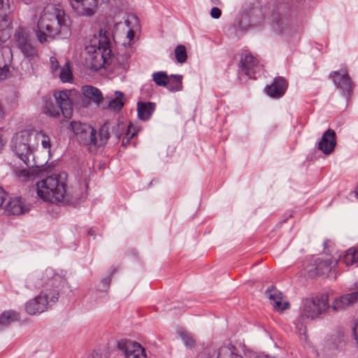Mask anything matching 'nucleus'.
<instances>
[{
	"mask_svg": "<svg viewBox=\"0 0 358 358\" xmlns=\"http://www.w3.org/2000/svg\"><path fill=\"white\" fill-rule=\"evenodd\" d=\"M93 47L96 48L93 54L90 56L91 68L97 71L106 66L111 64L112 50L110 49V43L109 33L106 30L99 31L98 43L94 41Z\"/></svg>",
	"mask_w": 358,
	"mask_h": 358,
	"instance_id": "6",
	"label": "nucleus"
},
{
	"mask_svg": "<svg viewBox=\"0 0 358 358\" xmlns=\"http://www.w3.org/2000/svg\"><path fill=\"white\" fill-rule=\"evenodd\" d=\"M82 94L85 97L89 99L99 105L102 101V94L101 91L95 87L85 85L81 88Z\"/></svg>",
	"mask_w": 358,
	"mask_h": 358,
	"instance_id": "20",
	"label": "nucleus"
},
{
	"mask_svg": "<svg viewBox=\"0 0 358 358\" xmlns=\"http://www.w3.org/2000/svg\"><path fill=\"white\" fill-rule=\"evenodd\" d=\"M132 21H136V17L133 15L128 17V18L125 20L123 23L118 24V26L126 27L127 28V38L129 41H131L134 37V31L133 30V27H131V23Z\"/></svg>",
	"mask_w": 358,
	"mask_h": 358,
	"instance_id": "26",
	"label": "nucleus"
},
{
	"mask_svg": "<svg viewBox=\"0 0 358 358\" xmlns=\"http://www.w3.org/2000/svg\"><path fill=\"white\" fill-rule=\"evenodd\" d=\"M152 80L158 86L166 87L169 83V76L166 72L158 71L152 74Z\"/></svg>",
	"mask_w": 358,
	"mask_h": 358,
	"instance_id": "25",
	"label": "nucleus"
},
{
	"mask_svg": "<svg viewBox=\"0 0 358 358\" xmlns=\"http://www.w3.org/2000/svg\"><path fill=\"white\" fill-rule=\"evenodd\" d=\"M6 211L11 215H19L29 210V205L26 204L21 197L11 198L5 206Z\"/></svg>",
	"mask_w": 358,
	"mask_h": 358,
	"instance_id": "18",
	"label": "nucleus"
},
{
	"mask_svg": "<svg viewBox=\"0 0 358 358\" xmlns=\"http://www.w3.org/2000/svg\"><path fill=\"white\" fill-rule=\"evenodd\" d=\"M9 0H0V10L6 12L10 10Z\"/></svg>",
	"mask_w": 358,
	"mask_h": 358,
	"instance_id": "34",
	"label": "nucleus"
},
{
	"mask_svg": "<svg viewBox=\"0 0 358 358\" xmlns=\"http://www.w3.org/2000/svg\"><path fill=\"white\" fill-rule=\"evenodd\" d=\"M11 22L7 14H0V43L7 38L8 34L6 32L10 28Z\"/></svg>",
	"mask_w": 358,
	"mask_h": 358,
	"instance_id": "21",
	"label": "nucleus"
},
{
	"mask_svg": "<svg viewBox=\"0 0 358 358\" xmlns=\"http://www.w3.org/2000/svg\"><path fill=\"white\" fill-rule=\"evenodd\" d=\"M300 331H305V329H304V328H301V329H300Z\"/></svg>",
	"mask_w": 358,
	"mask_h": 358,
	"instance_id": "44",
	"label": "nucleus"
},
{
	"mask_svg": "<svg viewBox=\"0 0 358 358\" xmlns=\"http://www.w3.org/2000/svg\"><path fill=\"white\" fill-rule=\"evenodd\" d=\"M175 57L178 63L182 64L186 62L187 54L186 48L183 45H178L176 46L175 51Z\"/></svg>",
	"mask_w": 358,
	"mask_h": 358,
	"instance_id": "28",
	"label": "nucleus"
},
{
	"mask_svg": "<svg viewBox=\"0 0 358 358\" xmlns=\"http://www.w3.org/2000/svg\"><path fill=\"white\" fill-rule=\"evenodd\" d=\"M4 111L1 103H0V120L3 118Z\"/></svg>",
	"mask_w": 358,
	"mask_h": 358,
	"instance_id": "40",
	"label": "nucleus"
},
{
	"mask_svg": "<svg viewBox=\"0 0 358 358\" xmlns=\"http://www.w3.org/2000/svg\"><path fill=\"white\" fill-rule=\"evenodd\" d=\"M329 308L328 294H317L313 297L303 300L301 317L303 318L313 320L325 313Z\"/></svg>",
	"mask_w": 358,
	"mask_h": 358,
	"instance_id": "8",
	"label": "nucleus"
},
{
	"mask_svg": "<svg viewBox=\"0 0 358 358\" xmlns=\"http://www.w3.org/2000/svg\"><path fill=\"white\" fill-rule=\"evenodd\" d=\"M110 62L111 63H114V65L117 64V71L119 73L125 71L129 67L128 58L127 57L120 56L115 59L111 58Z\"/></svg>",
	"mask_w": 358,
	"mask_h": 358,
	"instance_id": "24",
	"label": "nucleus"
},
{
	"mask_svg": "<svg viewBox=\"0 0 358 358\" xmlns=\"http://www.w3.org/2000/svg\"><path fill=\"white\" fill-rule=\"evenodd\" d=\"M133 125L131 124H130L128 127H127V133L125 134V137L124 138H126L127 139V143L129 142V141L133 138L135 135V132L134 131H131V128H132ZM123 144H124V139H123V142H122Z\"/></svg>",
	"mask_w": 358,
	"mask_h": 358,
	"instance_id": "33",
	"label": "nucleus"
},
{
	"mask_svg": "<svg viewBox=\"0 0 358 358\" xmlns=\"http://www.w3.org/2000/svg\"><path fill=\"white\" fill-rule=\"evenodd\" d=\"M225 358H243L238 355V350L231 345L225 348Z\"/></svg>",
	"mask_w": 358,
	"mask_h": 358,
	"instance_id": "31",
	"label": "nucleus"
},
{
	"mask_svg": "<svg viewBox=\"0 0 358 358\" xmlns=\"http://www.w3.org/2000/svg\"><path fill=\"white\" fill-rule=\"evenodd\" d=\"M221 15L222 10L217 7L213 8L210 10V16L214 19L219 18L221 16Z\"/></svg>",
	"mask_w": 358,
	"mask_h": 358,
	"instance_id": "35",
	"label": "nucleus"
},
{
	"mask_svg": "<svg viewBox=\"0 0 358 358\" xmlns=\"http://www.w3.org/2000/svg\"><path fill=\"white\" fill-rule=\"evenodd\" d=\"M182 337L186 346L192 348L194 345V340L189 334H184Z\"/></svg>",
	"mask_w": 358,
	"mask_h": 358,
	"instance_id": "32",
	"label": "nucleus"
},
{
	"mask_svg": "<svg viewBox=\"0 0 358 358\" xmlns=\"http://www.w3.org/2000/svg\"><path fill=\"white\" fill-rule=\"evenodd\" d=\"M334 84L343 92H349L352 89V83L345 69L330 73Z\"/></svg>",
	"mask_w": 358,
	"mask_h": 358,
	"instance_id": "15",
	"label": "nucleus"
},
{
	"mask_svg": "<svg viewBox=\"0 0 358 358\" xmlns=\"http://www.w3.org/2000/svg\"><path fill=\"white\" fill-rule=\"evenodd\" d=\"M17 315L13 311H5L0 315V325H7L14 322Z\"/></svg>",
	"mask_w": 358,
	"mask_h": 358,
	"instance_id": "29",
	"label": "nucleus"
},
{
	"mask_svg": "<svg viewBox=\"0 0 358 358\" xmlns=\"http://www.w3.org/2000/svg\"><path fill=\"white\" fill-rule=\"evenodd\" d=\"M213 3H215L217 0H211Z\"/></svg>",
	"mask_w": 358,
	"mask_h": 358,
	"instance_id": "45",
	"label": "nucleus"
},
{
	"mask_svg": "<svg viewBox=\"0 0 358 358\" xmlns=\"http://www.w3.org/2000/svg\"><path fill=\"white\" fill-rule=\"evenodd\" d=\"M7 196L6 192L0 187V208L3 206Z\"/></svg>",
	"mask_w": 358,
	"mask_h": 358,
	"instance_id": "37",
	"label": "nucleus"
},
{
	"mask_svg": "<svg viewBox=\"0 0 358 358\" xmlns=\"http://www.w3.org/2000/svg\"><path fill=\"white\" fill-rule=\"evenodd\" d=\"M69 93V91L55 92L54 96L57 106H55L52 102L46 101L43 108V113L56 117L59 115V112H61L65 118H71L73 115V106Z\"/></svg>",
	"mask_w": 358,
	"mask_h": 358,
	"instance_id": "7",
	"label": "nucleus"
},
{
	"mask_svg": "<svg viewBox=\"0 0 358 358\" xmlns=\"http://www.w3.org/2000/svg\"><path fill=\"white\" fill-rule=\"evenodd\" d=\"M182 76L180 75H171L169 76L167 89L171 92L180 91L182 89Z\"/></svg>",
	"mask_w": 358,
	"mask_h": 358,
	"instance_id": "22",
	"label": "nucleus"
},
{
	"mask_svg": "<svg viewBox=\"0 0 358 358\" xmlns=\"http://www.w3.org/2000/svg\"><path fill=\"white\" fill-rule=\"evenodd\" d=\"M115 97L109 102V108L116 110H120L124 105L123 98L124 94L120 92H115Z\"/></svg>",
	"mask_w": 358,
	"mask_h": 358,
	"instance_id": "27",
	"label": "nucleus"
},
{
	"mask_svg": "<svg viewBox=\"0 0 358 358\" xmlns=\"http://www.w3.org/2000/svg\"><path fill=\"white\" fill-rule=\"evenodd\" d=\"M262 66L259 59L250 52L244 50L241 54L238 64L239 76L241 78L245 76L248 78L255 79L256 73L262 70Z\"/></svg>",
	"mask_w": 358,
	"mask_h": 358,
	"instance_id": "10",
	"label": "nucleus"
},
{
	"mask_svg": "<svg viewBox=\"0 0 358 358\" xmlns=\"http://www.w3.org/2000/svg\"><path fill=\"white\" fill-rule=\"evenodd\" d=\"M118 348L126 358H147L145 349L138 343L125 340L118 343Z\"/></svg>",
	"mask_w": 358,
	"mask_h": 358,
	"instance_id": "13",
	"label": "nucleus"
},
{
	"mask_svg": "<svg viewBox=\"0 0 358 358\" xmlns=\"http://www.w3.org/2000/svg\"><path fill=\"white\" fill-rule=\"evenodd\" d=\"M115 136H116L117 138H118V139H119V138H120V136H121V134H118V133H116V134H115Z\"/></svg>",
	"mask_w": 358,
	"mask_h": 358,
	"instance_id": "43",
	"label": "nucleus"
},
{
	"mask_svg": "<svg viewBox=\"0 0 358 358\" xmlns=\"http://www.w3.org/2000/svg\"><path fill=\"white\" fill-rule=\"evenodd\" d=\"M59 77L63 83L70 82L72 80L73 75L68 62H66V65L62 68Z\"/></svg>",
	"mask_w": 358,
	"mask_h": 358,
	"instance_id": "30",
	"label": "nucleus"
},
{
	"mask_svg": "<svg viewBox=\"0 0 358 358\" xmlns=\"http://www.w3.org/2000/svg\"><path fill=\"white\" fill-rule=\"evenodd\" d=\"M30 36V31L27 28L19 26L15 31L13 43L25 57L34 59L38 57V50L32 45Z\"/></svg>",
	"mask_w": 358,
	"mask_h": 358,
	"instance_id": "9",
	"label": "nucleus"
},
{
	"mask_svg": "<svg viewBox=\"0 0 358 358\" xmlns=\"http://www.w3.org/2000/svg\"><path fill=\"white\" fill-rule=\"evenodd\" d=\"M287 82L282 77L275 78L273 83L265 88L266 93L272 98L278 99L282 96L287 89Z\"/></svg>",
	"mask_w": 358,
	"mask_h": 358,
	"instance_id": "16",
	"label": "nucleus"
},
{
	"mask_svg": "<svg viewBox=\"0 0 358 358\" xmlns=\"http://www.w3.org/2000/svg\"><path fill=\"white\" fill-rule=\"evenodd\" d=\"M50 62L53 71H57L59 69V62L56 57H51L50 59Z\"/></svg>",
	"mask_w": 358,
	"mask_h": 358,
	"instance_id": "36",
	"label": "nucleus"
},
{
	"mask_svg": "<svg viewBox=\"0 0 358 358\" xmlns=\"http://www.w3.org/2000/svg\"><path fill=\"white\" fill-rule=\"evenodd\" d=\"M71 129L77 140L85 145L103 146L107 143L110 136V126L108 122H106L99 128L98 136L96 130L91 125L85 123L72 122Z\"/></svg>",
	"mask_w": 358,
	"mask_h": 358,
	"instance_id": "5",
	"label": "nucleus"
},
{
	"mask_svg": "<svg viewBox=\"0 0 358 358\" xmlns=\"http://www.w3.org/2000/svg\"><path fill=\"white\" fill-rule=\"evenodd\" d=\"M118 127L121 128L122 129H124V126L123 124H118Z\"/></svg>",
	"mask_w": 358,
	"mask_h": 358,
	"instance_id": "42",
	"label": "nucleus"
},
{
	"mask_svg": "<svg viewBox=\"0 0 358 358\" xmlns=\"http://www.w3.org/2000/svg\"><path fill=\"white\" fill-rule=\"evenodd\" d=\"M337 263L338 260L336 259L326 255L317 258L313 264H308L306 268V271L310 278H314L317 275H325L331 271Z\"/></svg>",
	"mask_w": 358,
	"mask_h": 358,
	"instance_id": "11",
	"label": "nucleus"
},
{
	"mask_svg": "<svg viewBox=\"0 0 358 358\" xmlns=\"http://www.w3.org/2000/svg\"><path fill=\"white\" fill-rule=\"evenodd\" d=\"M353 334L355 339L357 341V343L358 344V320H357L355 327L353 329Z\"/></svg>",
	"mask_w": 358,
	"mask_h": 358,
	"instance_id": "39",
	"label": "nucleus"
},
{
	"mask_svg": "<svg viewBox=\"0 0 358 358\" xmlns=\"http://www.w3.org/2000/svg\"><path fill=\"white\" fill-rule=\"evenodd\" d=\"M66 283V278L56 273L51 268H48L42 273L29 278L27 285L29 289H37L41 287L45 289L26 303L27 313L34 315L48 310L58 301L59 289Z\"/></svg>",
	"mask_w": 358,
	"mask_h": 358,
	"instance_id": "1",
	"label": "nucleus"
},
{
	"mask_svg": "<svg viewBox=\"0 0 358 358\" xmlns=\"http://www.w3.org/2000/svg\"><path fill=\"white\" fill-rule=\"evenodd\" d=\"M156 108V105L152 102L139 101L137 103L138 117L140 120H148Z\"/></svg>",
	"mask_w": 358,
	"mask_h": 358,
	"instance_id": "19",
	"label": "nucleus"
},
{
	"mask_svg": "<svg viewBox=\"0 0 358 358\" xmlns=\"http://www.w3.org/2000/svg\"><path fill=\"white\" fill-rule=\"evenodd\" d=\"M69 3L76 15L90 17L97 11L99 0H69Z\"/></svg>",
	"mask_w": 358,
	"mask_h": 358,
	"instance_id": "12",
	"label": "nucleus"
},
{
	"mask_svg": "<svg viewBox=\"0 0 358 358\" xmlns=\"http://www.w3.org/2000/svg\"><path fill=\"white\" fill-rule=\"evenodd\" d=\"M336 145V133L333 129H329L323 134L318 148L325 155H329L334 150Z\"/></svg>",
	"mask_w": 358,
	"mask_h": 358,
	"instance_id": "17",
	"label": "nucleus"
},
{
	"mask_svg": "<svg viewBox=\"0 0 358 358\" xmlns=\"http://www.w3.org/2000/svg\"><path fill=\"white\" fill-rule=\"evenodd\" d=\"M265 295L269 299L275 310L281 312L289 308V302L284 299L282 292L276 288L273 287L268 288L265 292Z\"/></svg>",
	"mask_w": 358,
	"mask_h": 358,
	"instance_id": "14",
	"label": "nucleus"
},
{
	"mask_svg": "<svg viewBox=\"0 0 358 358\" xmlns=\"http://www.w3.org/2000/svg\"><path fill=\"white\" fill-rule=\"evenodd\" d=\"M17 176H23L25 178H28L29 176V172L26 169H22L20 170L19 172L17 173Z\"/></svg>",
	"mask_w": 358,
	"mask_h": 358,
	"instance_id": "38",
	"label": "nucleus"
},
{
	"mask_svg": "<svg viewBox=\"0 0 358 358\" xmlns=\"http://www.w3.org/2000/svg\"><path fill=\"white\" fill-rule=\"evenodd\" d=\"M102 282H103L104 284H106V285H108V284H109V282H110V280H109V279H108V278H106V279H103V280H102Z\"/></svg>",
	"mask_w": 358,
	"mask_h": 358,
	"instance_id": "41",
	"label": "nucleus"
},
{
	"mask_svg": "<svg viewBox=\"0 0 358 358\" xmlns=\"http://www.w3.org/2000/svg\"><path fill=\"white\" fill-rule=\"evenodd\" d=\"M342 262L346 265L350 266L358 262V247L350 248L343 255Z\"/></svg>",
	"mask_w": 358,
	"mask_h": 358,
	"instance_id": "23",
	"label": "nucleus"
},
{
	"mask_svg": "<svg viewBox=\"0 0 358 358\" xmlns=\"http://www.w3.org/2000/svg\"><path fill=\"white\" fill-rule=\"evenodd\" d=\"M67 17L63 10L53 5L47 6L38 22L37 37L41 43L46 42L47 36L62 35L66 37L70 31Z\"/></svg>",
	"mask_w": 358,
	"mask_h": 358,
	"instance_id": "3",
	"label": "nucleus"
},
{
	"mask_svg": "<svg viewBox=\"0 0 358 358\" xmlns=\"http://www.w3.org/2000/svg\"><path fill=\"white\" fill-rule=\"evenodd\" d=\"M39 142L48 154L51 144L50 137L42 131L24 130L17 133L12 139L11 148L15 155L27 166L39 165L35 162L34 152Z\"/></svg>",
	"mask_w": 358,
	"mask_h": 358,
	"instance_id": "2",
	"label": "nucleus"
},
{
	"mask_svg": "<svg viewBox=\"0 0 358 358\" xmlns=\"http://www.w3.org/2000/svg\"><path fill=\"white\" fill-rule=\"evenodd\" d=\"M38 197L45 201L60 203L66 201V178L64 174H52L36 183Z\"/></svg>",
	"mask_w": 358,
	"mask_h": 358,
	"instance_id": "4",
	"label": "nucleus"
}]
</instances>
